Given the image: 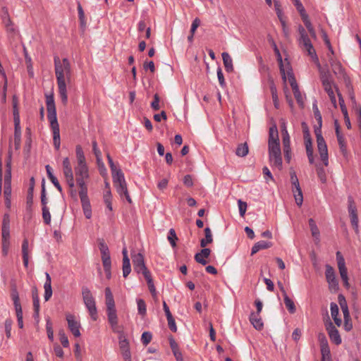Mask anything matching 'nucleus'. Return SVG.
Instances as JSON below:
<instances>
[{"label":"nucleus","mask_w":361,"mask_h":361,"mask_svg":"<svg viewBox=\"0 0 361 361\" xmlns=\"http://www.w3.org/2000/svg\"><path fill=\"white\" fill-rule=\"evenodd\" d=\"M330 308H331V317H332L335 324L338 326H340L342 324V320L341 318H339L338 317V313H339V309H338L337 304L335 302H331L330 305Z\"/></svg>","instance_id":"nucleus-29"},{"label":"nucleus","mask_w":361,"mask_h":361,"mask_svg":"<svg viewBox=\"0 0 361 361\" xmlns=\"http://www.w3.org/2000/svg\"><path fill=\"white\" fill-rule=\"evenodd\" d=\"M221 56L226 71L227 72H232L233 71V66L231 56L227 52H223Z\"/></svg>","instance_id":"nucleus-33"},{"label":"nucleus","mask_w":361,"mask_h":361,"mask_svg":"<svg viewBox=\"0 0 361 361\" xmlns=\"http://www.w3.org/2000/svg\"><path fill=\"white\" fill-rule=\"evenodd\" d=\"M88 178H76V183L80 188L79 196L87 195V186L86 185V180Z\"/></svg>","instance_id":"nucleus-37"},{"label":"nucleus","mask_w":361,"mask_h":361,"mask_svg":"<svg viewBox=\"0 0 361 361\" xmlns=\"http://www.w3.org/2000/svg\"><path fill=\"white\" fill-rule=\"evenodd\" d=\"M134 270L137 273H142L144 276L150 274L145 266L144 256L141 253H134L131 255Z\"/></svg>","instance_id":"nucleus-8"},{"label":"nucleus","mask_w":361,"mask_h":361,"mask_svg":"<svg viewBox=\"0 0 361 361\" xmlns=\"http://www.w3.org/2000/svg\"><path fill=\"white\" fill-rule=\"evenodd\" d=\"M123 254V276L126 278L131 271L130 259L128 256V250L125 247L122 250Z\"/></svg>","instance_id":"nucleus-18"},{"label":"nucleus","mask_w":361,"mask_h":361,"mask_svg":"<svg viewBox=\"0 0 361 361\" xmlns=\"http://www.w3.org/2000/svg\"><path fill=\"white\" fill-rule=\"evenodd\" d=\"M1 17L6 30L8 32H13V25L9 17L8 9L6 7H3L1 9Z\"/></svg>","instance_id":"nucleus-21"},{"label":"nucleus","mask_w":361,"mask_h":361,"mask_svg":"<svg viewBox=\"0 0 361 361\" xmlns=\"http://www.w3.org/2000/svg\"><path fill=\"white\" fill-rule=\"evenodd\" d=\"M13 121H20V115L18 110V98L16 95H13L12 98Z\"/></svg>","instance_id":"nucleus-40"},{"label":"nucleus","mask_w":361,"mask_h":361,"mask_svg":"<svg viewBox=\"0 0 361 361\" xmlns=\"http://www.w3.org/2000/svg\"><path fill=\"white\" fill-rule=\"evenodd\" d=\"M116 189V191L119 194V195L121 197L123 196V193L128 191V188H127V183L126 181L123 182H121V183H114Z\"/></svg>","instance_id":"nucleus-51"},{"label":"nucleus","mask_w":361,"mask_h":361,"mask_svg":"<svg viewBox=\"0 0 361 361\" xmlns=\"http://www.w3.org/2000/svg\"><path fill=\"white\" fill-rule=\"evenodd\" d=\"M44 300L45 301H48L52 295L51 279L50 275L48 273H46V281L44 285Z\"/></svg>","instance_id":"nucleus-26"},{"label":"nucleus","mask_w":361,"mask_h":361,"mask_svg":"<svg viewBox=\"0 0 361 361\" xmlns=\"http://www.w3.org/2000/svg\"><path fill=\"white\" fill-rule=\"evenodd\" d=\"M271 144H280L278 129L276 124H274L272 126L269 128L268 146L270 145Z\"/></svg>","instance_id":"nucleus-22"},{"label":"nucleus","mask_w":361,"mask_h":361,"mask_svg":"<svg viewBox=\"0 0 361 361\" xmlns=\"http://www.w3.org/2000/svg\"><path fill=\"white\" fill-rule=\"evenodd\" d=\"M108 322L113 331H118V317L115 308L106 309Z\"/></svg>","instance_id":"nucleus-15"},{"label":"nucleus","mask_w":361,"mask_h":361,"mask_svg":"<svg viewBox=\"0 0 361 361\" xmlns=\"http://www.w3.org/2000/svg\"><path fill=\"white\" fill-rule=\"evenodd\" d=\"M211 250L209 248L203 247V249L195 255V260L202 265H205L207 261L204 258H208L210 255Z\"/></svg>","instance_id":"nucleus-20"},{"label":"nucleus","mask_w":361,"mask_h":361,"mask_svg":"<svg viewBox=\"0 0 361 361\" xmlns=\"http://www.w3.org/2000/svg\"><path fill=\"white\" fill-rule=\"evenodd\" d=\"M325 268V276L329 284V288L331 292H336L339 288V286L338 281L336 277L335 271L329 264H326Z\"/></svg>","instance_id":"nucleus-9"},{"label":"nucleus","mask_w":361,"mask_h":361,"mask_svg":"<svg viewBox=\"0 0 361 361\" xmlns=\"http://www.w3.org/2000/svg\"><path fill=\"white\" fill-rule=\"evenodd\" d=\"M105 304L106 309L115 308V302L110 288H105Z\"/></svg>","instance_id":"nucleus-31"},{"label":"nucleus","mask_w":361,"mask_h":361,"mask_svg":"<svg viewBox=\"0 0 361 361\" xmlns=\"http://www.w3.org/2000/svg\"><path fill=\"white\" fill-rule=\"evenodd\" d=\"M292 184V192L293 193V196L295 200V203L298 206H301L303 202V195L302 189L300 186L299 180L296 181V183L293 182Z\"/></svg>","instance_id":"nucleus-16"},{"label":"nucleus","mask_w":361,"mask_h":361,"mask_svg":"<svg viewBox=\"0 0 361 361\" xmlns=\"http://www.w3.org/2000/svg\"><path fill=\"white\" fill-rule=\"evenodd\" d=\"M76 157L78 164H85V157L83 153L82 148L80 145H77L75 148Z\"/></svg>","instance_id":"nucleus-45"},{"label":"nucleus","mask_w":361,"mask_h":361,"mask_svg":"<svg viewBox=\"0 0 361 361\" xmlns=\"http://www.w3.org/2000/svg\"><path fill=\"white\" fill-rule=\"evenodd\" d=\"M314 62L317 63V66L319 68L320 79H321L322 85H324V82H325L326 83H329V82H331L332 80H331V75H330L329 72L328 71H324V70H322L321 66H320V63L319 61L318 62L314 61Z\"/></svg>","instance_id":"nucleus-42"},{"label":"nucleus","mask_w":361,"mask_h":361,"mask_svg":"<svg viewBox=\"0 0 361 361\" xmlns=\"http://www.w3.org/2000/svg\"><path fill=\"white\" fill-rule=\"evenodd\" d=\"M270 91L271 93L274 105L276 109H279V98H278V94H277V89H276V87L274 85L273 80L271 81Z\"/></svg>","instance_id":"nucleus-41"},{"label":"nucleus","mask_w":361,"mask_h":361,"mask_svg":"<svg viewBox=\"0 0 361 361\" xmlns=\"http://www.w3.org/2000/svg\"><path fill=\"white\" fill-rule=\"evenodd\" d=\"M32 300H33V309L34 313L33 317L36 320L37 323L39 322V299L38 297L37 289L36 287H34L32 290Z\"/></svg>","instance_id":"nucleus-17"},{"label":"nucleus","mask_w":361,"mask_h":361,"mask_svg":"<svg viewBox=\"0 0 361 361\" xmlns=\"http://www.w3.org/2000/svg\"><path fill=\"white\" fill-rule=\"evenodd\" d=\"M11 298L13 302V305L17 317L18 325L19 328L22 329L23 328V310L20 302L18 291L15 284L11 286Z\"/></svg>","instance_id":"nucleus-7"},{"label":"nucleus","mask_w":361,"mask_h":361,"mask_svg":"<svg viewBox=\"0 0 361 361\" xmlns=\"http://www.w3.org/2000/svg\"><path fill=\"white\" fill-rule=\"evenodd\" d=\"M40 198H41V203H42V208H48V207H47L48 199L47 197L44 180H43L42 183V190H41Z\"/></svg>","instance_id":"nucleus-46"},{"label":"nucleus","mask_w":361,"mask_h":361,"mask_svg":"<svg viewBox=\"0 0 361 361\" xmlns=\"http://www.w3.org/2000/svg\"><path fill=\"white\" fill-rule=\"evenodd\" d=\"M336 260H337L338 270L340 269L346 268L345 259H344V257H343L341 252L338 251V252H336Z\"/></svg>","instance_id":"nucleus-63"},{"label":"nucleus","mask_w":361,"mask_h":361,"mask_svg":"<svg viewBox=\"0 0 361 361\" xmlns=\"http://www.w3.org/2000/svg\"><path fill=\"white\" fill-rule=\"evenodd\" d=\"M334 87L336 88V92H337V94H338V97L339 105L341 106V111H342V113L343 114L344 121H345L346 127L348 129H350L351 128V123H350V118L348 116L347 108H346V106L345 105L344 99H343L341 94L340 93L338 87L336 85H334Z\"/></svg>","instance_id":"nucleus-14"},{"label":"nucleus","mask_w":361,"mask_h":361,"mask_svg":"<svg viewBox=\"0 0 361 361\" xmlns=\"http://www.w3.org/2000/svg\"><path fill=\"white\" fill-rule=\"evenodd\" d=\"M4 196L5 198V204L7 208L11 207V184H4Z\"/></svg>","instance_id":"nucleus-38"},{"label":"nucleus","mask_w":361,"mask_h":361,"mask_svg":"<svg viewBox=\"0 0 361 361\" xmlns=\"http://www.w3.org/2000/svg\"><path fill=\"white\" fill-rule=\"evenodd\" d=\"M336 260H337L338 270L340 269L346 268L345 259H344V257H343L341 252L338 251V252H336Z\"/></svg>","instance_id":"nucleus-62"},{"label":"nucleus","mask_w":361,"mask_h":361,"mask_svg":"<svg viewBox=\"0 0 361 361\" xmlns=\"http://www.w3.org/2000/svg\"><path fill=\"white\" fill-rule=\"evenodd\" d=\"M205 238L201 239L200 246L205 247L208 244L212 243L213 241L212 231L209 227H206L204 230Z\"/></svg>","instance_id":"nucleus-34"},{"label":"nucleus","mask_w":361,"mask_h":361,"mask_svg":"<svg viewBox=\"0 0 361 361\" xmlns=\"http://www.w3.org/2000/svg\"><path fill=\"white\" fill-rule=\"evenodd\" d=\"M317 173L319 180L322 183H326V176L324 166H322V165H317Z\"/></svg>","instance_id":"nucleus-55"},{"label":"nucleus","mask_w":361,"mask_h":361,"mask_svg":"<svg viewBox=\"0 0 361 361\" xmlns=\"http://www.w3.org/2000/svg\"><path fill=\"white\" fill-rule=\"evenodd\" d=\"M348 210L349 213V216L350 218V222L353 228H354L356 233H358V216L357 214V207L354 202V200L352 196H348Z\"/></svg>","instance_id":"nucleus-10"},{"label":"nucleus","mask_w":361,"mask_h":361,"mask_svg":"<svg viewBox=\"0 0 361 361\" xmlns=\"http://www.w3.org/2000/svg\"><path fill=\"white\" fill-rule=\"evenodd\" d=\"M322 85L324 87L325 92L328 94L331 103L336 107V99L334 90L332 89L333 81H331L329 83H326L325 82H324V85Z\"/></svg>","instance_id":"nucleus-30"},{"label":"nucleus","mask_w":361,"mask_h":361,"mask_svg":"<svg viewBox=\"0 0 361 361\" xmlns=\"http://www.w3.org/2000/svg\"><path fill=\"white\" fill-rule=\"evenodd\" d=\"M313 111H314V118L317 120V123L319 125L317 128H320V129H321L322 126V114L317 107V105L316 104H313Z\"/></svg>","instance_id":"nucleus-50"},{"label":"nucleus","mask_w":361,"mask_h":361,"mask_svg":"<svg viewBox=\"0 0 361 361\" xmlns=\"http://www.w3.org/2000/svg\"><path fill=\"white\" fill-rule=\"evenodd\" d=\"M119 347L121 355L125 361H131V354L130 351L129 343L123 336H119Z\"/></svg>","instance_id":"nucleus-12"},{"label":"nucleus","mask_w":361,"mask_h":361,"mask_svg":"<svg viewBox=\"0 0 361 361\" xmlns=\"http://www.w3.org/2000/svg\"><path fill=\"white\" fill-rule=\"evenodd\" d=\"M82 295L84 303L87 308L91 318L96 321L97 319V310L95 305V300L90 290L87 286L82 288Z\"/></svg>","instance_id":"nucleus-4"},{"label":"nucleus","mask_w":361,"mask_h":361,"mask_svg":"<svg viewBox=\"0 0 361 361\" xmlns=\"http://www.w3.org/2000/svg\"><path fill=\"white\" fill-rule=\"evenodd\" d=\"M21 142V128L20 121H14V145L16 149H18Z\"/></svg>","instance_id":"nucleus-23"},{"label":"nucleus","mask_w":361,"mask_h":361,"mask_svg":"<svg viewBox=\"0 0 361 361\" xmlns=\"http://www.w3.org/2000/svg\"><path fill=\"white\" fill-rule=\"evenodd\" d=\"M75 173L76 178H89V172L87 164H78L75 167Z\"/></svg>","instance_id":"nucleus-27"},{"label":"nucleus","mask_w":361,"mask_h":361,"mask_svg":"<svg viewBox=\"0 0 361 361\" xmlns=\"http://www.w3.org/2000/svg\"><path fill=\"white\" fill-rule=\"evenodd\" d=\"M113 182L114 183H121L126 181L124 178V174L121 169H118L116 173L112 175Z\"/></svg>","instance_id":"nucleus-53"},{"label":"nucleus","mask_w":361,"mask_h":361,"mask_svg":"<svg viewBox=\"0 0 361 361\" xmlns=\"http://www.w3.org/2000/svg\"><path fill=\"white\" fill-rule=\"evenodd\" d=\"M248 152L249 148L247 142L239 144L235 150V154L240 157H245Z\"/></svg>","instance_id":"nucleus-39"},{"label":"nucleus","mask_w":361,"mask_h":361,"mask_svg":"<svg viewBox=\"0 0 361 361\" xmlns=\"http://www.w3.org/2000/svg\"><path fill=\"white\" fill-rule=\"evenodd\" d=\"M314 133L317 138V148L321 160L324 165L327 166L329 164L328 149L326 142L322 135V130H320V128H315Z\"/></svg>","instance_id":"nucleus-6"},{"label":"nucleus","mask_w":361,"mask_h":361,"mask_svg":"<svg viewBox=\"0 0 361 361\" xmlns=\"http://www.w3.org/2000/svg\"><path fill=\"white\" fill-rule=\"evenodd\" d=\"M309 226L312 237L319 242L320 240V232L313 219H309Z\"/></svg>","instance_id":"nucleus-35"},{"label":"nucleus","mask_w":361,"mask_h":361,"mask_svg":"<svg viewBox=\"0 0 361 361\" xmlns=\"http://www.w3.org/2000/svg\"><path fill=\"white\" fill-rule=\"evenodd\" d=\"M104 201L107 207V208L112 211V204H111V192L110 190H107L104 195Z\"/></svg>","instance_id":"nucleus-60"},{"label":"nucleus","mask_w":361,"mask_h":361,"mask_svg":"<svg viewBox=\"0 0 361 361\" xmlns=\"http://www.w3.org/2000/svg\"><path fill=\"white\" fill-rule=\"evenodd\" d=\"M250 321L255 329L259 331L263 329L264 324L259 314L252 312L250 315Z\"/></svg>","instance_id":"nucleus-24"},{"label":"nucleus","mask_w":361,"mask_h":361,"mask_svg":"<svg viewBox=\"0 0 361 361\" xmlns=\"http://www.w3.org/2000/svg\"><path fill=\"white\" fill-rule=\"evenodd\" d=\"M298 30L300 35V37L298 39L299 45L302 49L307 52V54L314 61L318 62V56L316 54V51L311 43L305 29L301 25H299Z\"/></svg>","instance_id":"nucleus-3"},{"label":"nucleus","mask_w":361,"mask_h":361,"mask_svg":"<svg viewBox=\"0 0 361 361\" xmlns=\"http://www.w3.org/2000/svg\"><path fill=\"white\" fill-rule=\"evenodd\" d=\"M322 361H331V352L329 346L321 348Z\"/></svg>","instance_id":"nucleus-52"},{"label":"nucleus","mask_w":361,"mask_h":361,"mask_svg":"<svg viewBox=\"0 0 361 361\" xmlns=\"http://www.w3.org/2000/svg\"><path fill=\"white\" fill-rule=\"evenodd\" d=\"M326 329L328 332L329 336L334 343L336 345H340L342 342L341 336L338 329L333 324V323L329 321L328 324H326Z\"/></svg>","instance_id":"nucleus-11"},{"label":"nucleus","mask_w":361,"mask_h":361,"mask_svg":"<svg viewBox=\"0 0 361 361\" xmlns=\"http://www.w3.org/2000/svg\"><path fill=\"white\" fill-rule=\"evenodd\" d=\"M46 329L47 336L51 341H54V331L52 329V323L49 318L47 319Z\"/></svg>","instance_id":"nucleus-57"},{"label":"nucleus","mask_w":361,"mask_h":361,"mask_svg":"<svg viewBox=\"0 0 361 361\" xmlns=\"http://www.w3.org/2000/svg\"><path fill=\"white\" fill-rule=\"evenodd\" d=\"M284 303L288 309V312L290 314H293L296 311V307L295 305L294 302L288 296L287 294H285V296H283Z\"/></svg>","instance_id":"nucleus-43"},{"label":"nucleus","mask_w":361,"mask_h":361,"mask_svg":"<svg viewBox=\"0 0 361 361\" xmlns=\"http://www.w3.org/2000/svg\"><path fill=\"white\" fill-rule=\"evenodd\" d=\"M63 172L66 178L68 185L73 188L75 186L73 173L72 168L63 169Z\"/></svg>","instance_id":"nucleus-36"},{"label":"nucleus","mask_w":361,"mask_h":361,"mask_svg":"<svg viewBox=\"0 0 361 361\" xmlns=\"http://www.w3.org/2000/svg\"><path fill=\"white\" fill-rule=\"evenodd\" d=\"M59 339L61 343V345L64 348L68 347V345H69L68 339V337L66 336V335L65 334L64 331L60 330L59 332Z\"/></svg>","instance_id":"nucleus-64"},{"label":"nucleus","mask_w":361,"mask_h":361,"mask_svg":"<svg viewBox=\"0 0 361 361\" xmlns=\"http://www.w3.org/2000/svg\"><path fill=\"white\" fill-rule=\"evenodd\" d=\"M342 78L345 85L346 88L348 89V90L349 92L350 98L352 99H354L355 96H354V93H353V85H352L350 77L347 74H345L343 76H342Z\"/></svg>","instance_id":"nucleus-44"},{"label":"nucleus","mask_w":361,"mask_h":361,"mask_svg":"<svg viewBox=\"0 0 361 361\" xmlns=\"http://www.w3.org/2000/svg\"><path fill=\"white\" fill-rule=\"evenodd\" d=\"M46 104L47 109V118L50 122V126L53 132V142L56 150H59L61 145L59 125L57 121L56 110L55 106L54 95L46 96Z\"/></svg>","instance_id":"nucleus-2"},{"label":"nucleus","mask_w":361,"mask_h":361,"mask_svg":"<svg viewBox=\"0 0 361 361\" xmlns=\"http://www.w3.org/2000/svg\"><path fill=\"white\" fill-rule=\"evenodd\" d=\"M167 238L173 247H176V241L178 240V237L173 228H171L169 230Z\"/></svg>","instance_id":"nucleus-49"},{"label":"nucleus","mask_w":361,"mask_h":361,"mask_svg":"<svg viewBox=\"0 0 361 361\" xmlns=\"http://www.w3.org/2000/svg\"><path fill=\"white\" fill-rule=\"evenodd\" d=\"M99 248L101 252V256L110 255L109 247L105 243L104 239H101L99 241Z\"/></svg>","instance_id":"nucleus-56"},{"label":"nucleus","mask_w":361,"mask_h":361,"mask_svg":"<svg viewBox=\"0 0 361 361\" xmlns=\"http://www.w3.org/2000/svg\"><path fill=\"white\" fill-rule=\"evenodd\" d=\"M54 61L59 96L62 103L66 105L68 102L66 80L69 81L71 78V64L68 59L64 58L61 61L58 56H54Z\"/></svg>","instance_id":"nucleus-1"},{"label":"nucleus","mask_w":361,"mask_h":361,"mask_svg":"<svg viewBox=\"0 0 361 361\" xmlns=\"http://www.w3.org/2000/svg\"><path fill=\"white\" fill-rule=\"evenodd\" d=\"M272 245H273V244L271 242L260 240V241L256 243L252 247L251 255H253L255 253H257V252H259L260 250L269 248Z\"/></svg>","instance_id":"nucleus-28"},{"label":"nucleus","mask_w":361,"mask_h":361,"mask_svg":"<svg viewBox=\"0 0 361 361\" xmlns=\"http://www.w3.org/2000/svg\"><path fill=\"white\" fill-rule=\"evenodd\" d=\"M66 320L69 330L74 335V336L79 337L80 336V324L78 321L75 319L74 315L71 314L66 315Z\"/></svg>","instance_id":"nucleus-13"},{"label":"nucleus","mask_w":361,"mask_h":361,"mask_svg":"<svg viewBox=\"0 0 361 361\" xmlns=\"http://www.w3.org/2000/svg\"><path fill=\"white\" fill-rule=\"evenodd\" d=\"M22 255L23 264L25 268H27L29 263V243L26 238L23 239L22 243Z\"/></svg>","instance_id":"nucleus-25"},{"label":"nucleus","mask_w":361,"mask_h":361,"mask_svg":"<svg viewBox=\"0 0 361 361\" xmlns=\"http://www.w3.org/2000/svg\"><path fill=\"white\" fill-rule=\"evenodd\" d=\"M331 68L335 75H339L342 77L346 74L340 61L332 64Z\"/></svg>","instance_id":"nucleus-47"},{"label":"nucleus","mask_w":361,"mask_h":361,"mask_svg":"<svg viewBox=\"0 0 361 361\" xmlns=\"http://www.w3.org/2000/svg\"><path fill=\"white\" fill-rule=\"evenodd\" d=\"M82 210L85 217L90 219L92 216L91 204L87 195L80 196Z\"/></svg>","instance_id":"nucleus-19"},{"label":"nucleus","mask_w":361,"mask_h":361,"mask_svg":"<svg viewBox=\"0 0 361 361\" xmlns=\"http://www.w3.org/2000/svg\"><path fill=\"white\" fill-rule=\"evenodd\" d=\"M269 147V159L271 167H276L279 171L283 168V161L281 157V152L280 144L272 145L268 146Z\"/></svg>","instance_id":"nucleus-5"},{"label":"nucleus","mask_w":361,"mask_h":361,"mask_svg":"<svg viewBox=\"0 0 361 361\" xmlns=\"http://www.w3.org/2000/svg\"><path fill=\"white\" fill-rule=\"evenodd\" d=\"M300 17L302 20V22L304 23L305 27H307V30L313 27L311 22H310V20L309 18V16L306 13V11H303L302 13H300Z\"/></svg>","instance_id":"nucleus-59"},{"label":"nucleus","mask_w":361,"mask_h":361,"mask_svg":"<svg viewBox=\"0 0 361 361\" xmlns=\"http://www.w3.org/2000/svg\"><path fill=\"white\" fill-rule=\"evenodd\" d=\"M137 310L138 313L144 316L146 314L147 309H146V304L144 300L142 299H137Z\"/></svg>","instance_id":"nucleus-54"},{"label":"nucleus","mask_w":361,"mask_h":361,"mask_svg":"<svg viewBox=\"0 0 361 361\" xmlns=\"http://www.w3.org/2000/svg\"><path fill=\"white\" fill-rule=\"evenodd\" d=\"M46 168V171H47V176L49 178V179L51 180V182L54 184V185L57 188V190L59 191V192H61L62 191V188L58 180V179L56 178V177H55L52 173V169L51 167L49 166V165H47L45 166Z\"/></svg>","instance_id":"nucleus-32"},{"label":"nucleus","mask_w":361,"mask_h":361,"mask_svg":"<svg viewBox=\"0 0 361 361\" xmlns=\"http://www.w3.org/2000/svg\"><path fill=\"white\" fill-rule=\"evenodd\" d=\"M144 277L147 281L150 293H152V295L153 296H154L156 295V289H155V286L153 283V281H152L151 274H149Z\"/></svg>","instance_id":"nucleus-58"},{"label":"nucleus","mask_w":361,"mask_h":361,"mask_svg":"<svg viewBox=\"0 0 361 361\" xmlns=\"http://www.w3.org/2000/svg\"><path fill=\"white\" fill-rule=\"evenodd\" d=\"M42 210L44 223L47 225H49L51 223V214L49 208H42Z\"/></svg>","instance_id":"nucleus-61"},{"label":"nucleus","mask_w":361,"mask_h":361,"mask_svg":"<svg viewBox=\"0 0 361 361\" xmlns=\"http://www.w3.org/2000/svg\"><path fill=\"white\" fill-rule=\"evenodd\" d=\"M281 134L283 148L290 147V136L287 129H281Z\"/></svg>","instance_id":"nucleus-48"}]
</instances>
